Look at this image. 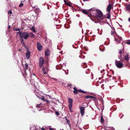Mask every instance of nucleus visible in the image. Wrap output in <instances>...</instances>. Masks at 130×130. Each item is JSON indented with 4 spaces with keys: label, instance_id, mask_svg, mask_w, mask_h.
I'll return each mask as SVG.
<instances>
[{
    "label": "nucleus",
    "instance_id": "obj_1",
    "mask_svg": "<svg viewBox=\"0 0 130 130\" xmlns=\"http://www.w3.org/2000/svg\"><path fill=\"white\" fill-rule=\"evenodd\" d=\"M90 13H91V17L92 18L93 17H96L99 19V20H103L104 18L102 17L103 13L102 12L99 10H97L94 8H92L89 10Z\"/></svg>",
    "mask_w": 130,
    "mask_h": 130
},
{
    "label": "nucleus",
    "instance_id": "obj_2",
    "mask_svg": "<svg viewBox=\"0 0 130 130\" xmlns=\"http://www.w3.org/2000/svg\"><path fill=\"white\" fill-rule=\"evenodd\" d=\"M68 103H69V109L70 111L72 112V110L73 106V100L72 99L69 98H68Z\"/></svg>",
    "mask_w": 130,
    "mask_h": 130
},
{
    "label": "nucleus",
    "instance_id": "obj_3",
    "mask_svg": "<svg viewBox=\"0 0 130 130\" xmlns=\"http://www.w3.org/2000/svg\"><path fill=\"white\" fill-rule=\"evenodd\" d=\"M82 12L84 14H87L88 16L90 17L91 20H93V19L92 18V17H91L92 16L91 13H90L89 10L87 11L85 10H83L82 11Z\"/></svg>",
    "mask_w": 130,
    "mask_h": 130
},
{
    "label": "nucleus",
    "instance_id": "obj_4",
    "mask_svg": "<svg viewBox=\"0 0 130 130\" xmlns=\"http://www.w3.org/2000/svg\"><path fill=\"white\" fill-rule=\"evenodd\" d=\"M29 36V35L27 32H24L22 34L21 38H23L25 39H27Z\"/></svg>",
    "mask_w": 130,
    "mask_h": 130
},
{
    "label": "nucleus",
    "instance_id": "obj_5",
    "mask_svg": "<svg viewBox=\"0 0 130 130\" xmlns=\"http://www.w3.org/2000/svg\"><path fill=\"white\" fill-rule=\"evenodd\" d=\"M115 64L116 66L118 68H121L123 67V64L122 62H120V61H117L116 60Z\"/></svg>",
    "mask_w": 130,
    "mask_h": 130
},
{
    "label": "nucleus",
    "instance_id": "obj_6",
    "mask_svg": "<svg viewBox=\"0 0 130 130\" xmlns=\"http://www.w3.org/2000/svg\"><path fill=\"white\" fill-rule=\"evenodd\" d=\"M39 67H42L44 63V59L43 57H40L39 59Z\"/></svg>",
    "mask_w": 130,
    "mask_h": 130
},
{
    "label": "nucleus",
    "instance_id": "obj_7",
    "mask_svg": "<svg viewBox=\"0 0 130 130\" xmlns=\"http://www.w3.org/2000/svg\"><path fill=\"white\" fill-rule=\"evenodd\" d=\"M37 48L39 51H41L42 49V46L41 45L40 43L37 42Z\"/></svg>",
    "mask_w": 130,
    "mask_h": 130
},
{
    "label": "nucleus",
    "instance_id": "obj_8",
    "mask_svg": "<svg viewBox=\"0 0 130 130\" xmlns=\"http://www.w3.org/2000/svg\"><path fill=\"white\" fill-rule=\"evenodd\" d=\"M113 6L111 4H109L107 8L106 11L109 12H110L111 8H113Z\"/></svg>",
    "mask_w": 130,
    "mask_h": 130
},
{
    "label": "nucleus",
    "instance_id": "obj_9",
    "mask_svg": "<svg viewBox=\"0 0 130 130\" xmlns=\"http://www.w3.org/2000/svg\"><path fill=\"white\" fill-rule=\"evenodd\" d=\"M85 108L84 107H80V112L82 116H83L85 113Z\"/></svg>",
    "mask_w": 130,
    "mask_h": 130
},
{
    "label": "nucleus",
    "instance_id": "obj_10",
    "mask_svg": "<svg viewBox=\"0 0 130 130\" xmlns=\"http://www.w3.org/2000/svg\"><path fill=\"white\" fill-rule=\"evenodd\" d=\"M30 54V53L29 52V51H27L26 53V58L28 59L29 58Z\"/></svg>",
    "mask_w": 130,
    "mask_h": 130
},
{
    "label": "nucleus",
    "instance_id": "obj_11",
    "mask_svg": "<svg viewBox=\"0 0 130 130\" xmlns=\"http://www.w3.org/2000/svg\"><path fill=\"white\" fill-rule=\"evenodd\" d=\"M84 98H85V99H86V100L87 99L90 98H93L94 99H96V98H95L93 96H89V95L86 96H85L84 97Z\"/></svg>",
    "mask_w": 130,
    "mask_h": 130
},
{
    "label": "nucleus",
    "instance_id": "obj_12",
    "mask_svg": "<svg viewBox=\"0 0 130 130\" xmlns=\"http://www.w3.org/2000/svg\"><path fill=\"white\" fill-rule=\"evenodd\" d=\"M37 96L38 98H39L41 99V100H42V101H44L47 102H49L48 100H46L44 99V96H42V97L41 98H40L38 96Z\"/></svg>",
    "mask_w": 130,
    "mask_h": 130
},
{
    "label": "nucleus",
    "instance_id": "obj_13",
    "mask_svg": "<svg viewBox=\"0 0 130 130\" xmlns=\"http://www.w3.org/2000/svg\"><path fill=\"white\" fill-rule=\"evenodd\" d=\"M129 56L128 54L127 53H126V54H125L124 57V58L127 61H128L129 60V58L128 57Z\"/></svg>",
    "mask_w": 130,
    "mask_h": 130
},
{
    "label": "nucleus",
    "instance_id": "obj_14",
    "mask_svg": "<svg viewBox=\"0 0 130 130\" xmlns=\"http://www.w3.org/2000/svg\"><path fill=\"white\" fill-rule=\"evenodd\" d=\"M45 54L46 56H49L50 55V50L48 49H47L45 51Z\"/></svg>",
    "mask_w": 130,
    "mask_h": 130
},
{
    "label": "nucleus",
    "instance_id": "obj_15",
    "mask_svg": "<svg viewBox=\"0 0 130 130\" xmlns=\"http://www.w3.org/2000/svg\"><path fill=\"white\" fill-rule=\"evenodd\" d=\"M125 9L127 11H130V4L127 5L125 6Z\"/></svg>",
    "mask_w": 130,
    "mask_h": 130
},
{
    "label": "nucleus",
    "instance_id": "obj_16",
    "mask_svg": "<svg viewBox=\"0 0 130 130\" xmlns=\"http://www.w3.org/2000/svg\"><path fill=\"white\" fill-rule=\"evenodd\" d=\"M99 49L100 51L101 52H103L105 50L104 47L103 45H101L99 47Z\"/></svg>",
    "mask_w": 130,
    "mask_h": 130
},
{
    "label": "nucleus",
    "instance_id": "obj_17",
    "mask_svg": "<svg viewBox=\"0 0 130 130\" xmlns=\"http://www.w3.org/2000/svg\"><path fill=\"white\" fill-rule=\"evenodd\" d=\"M74 91H73L74 93L75 94H77V89L76 87H74Z\"/></svg>",
    "mask_w": 130,
    "mask_h": 130
},
{
    "label": "nucleus",
    "instance_id": "obj_18",
    "mask_svg": "<svg viewBox=\"0 0 130 130\" xmlns=\"http://www.w3.org/2000/svg\"><path fill=\"white\" fill-rule=\"evenodd\" d=\"M108 13H107V18L108 19H109L110 18V12H108Z\"/></svg>",
    "mask_w": 130,
    "mask_h": 130
},
{
    "label": "nucleus",
    "instance_id": "obj_19",
    "mask_svg": "<svg viewBox=\"0 0 130 130\" xmlns=\"http://www.w3.org/2000/svg\"><path fill=\"white\" fill-rule=\"evenodd\" d=\"M26 69H24V73L23 74V75L24 77H25L27 75V74L26 73Z\"/></svg>",
    "mask_w": 130,
    "mask_h": 130
},
{
    "label": "nucleus",
    "instance_id": "obj_20",
    "mask_svg": "<svg viewBox=\"0 0 130 130\" xmlns=\"http://www.w3.org/2000/svg\"><path fill=\"white\" fill-rule=\"evenodd\" d=\"M77 92H81L84 93H86L87 92H86L84 91L83 90H82L81 89H78V90Z\"/></svg>",
    "mask_w": 130,
    "mask_h": 130
},
{
    "label": "nucleus",
    "instance_id": "obj_21",
    "mask_svg": "<svg viewBox=\"0 0 130 130\" xmlns=\"http://www.w3.org/2000/svg\"><path fill=\"white\" fill-rule=\"evenodd\" d=\"M21 42L22 43V44H23V46L25 48H27V46H26V45L25 44V42L23 41Z\"/></svg>",
    "mask_w": 130,
    "mask_h": 130
},
{
    "label": "nucleus",
    "instance_id": "obj_22",
    "mask_svg": "<svg viewBox=\"0 0 130 130\" xmlns=\"http://www.w3.org/2000/svg\"><path fill=\"white\" fill-rule=\"evenodd\" d=\"M101 123H103L104 122V120L102 116H101Z\"/></svg>",
    "mask_w": 130,
    "mask_h": 130
},
{
    "label": "nucleus",
    "instance_id": "obj_23",
    "mask_svg": "<svg viewBox=\"0 0 130 130\" xmlns=\"http://www.w3.org/2000/svg\"><path fill=\"white\" fill-rule=\"evenodd\" d=\"M42 70L44 74H45L47 73L45 69L44 68H42Z\"/></svg>",
    "mask_w": 130,
    "mask_h": 130
},
{
    "label": "nucleus",
    "instance_id": "obj_24",
    "mask_svg": "<svg viewBox=\"0 0 130 130\" xmlns=\"http://www.w3.org/2000/svg\"><path fill=\"white\" fill-rule=\"evenodd\" d=\"M64 2L67 5H68V6H71V5L70 4L68 3L65 0H64Z\"/></svg>",
    "mask_w": 130,
    "mask_h": 130
},
{
    "label": "nucleus",
    "instance_id": "obj_25",
    "mask_svg": "<svg viewBox=\"0 0 130 130\" xmlns=\"http://www.w3.org/2000/svg\"><path fill=\"white\" fill-rule=\"evenodd\" d=\"M25 69L26 70L28 69V64L27 63H26L25 65Z\"/></svg>",
    "mask_w": 130,
    "mask_h": 130
},
{
    "label": "nucleus",
    "instance_id": "obj_26",
    "mask_svg": "<svg viewBox=\"0 0 130 130\" xmlns=\"http://www.w3.org/2000/svg\"><path fill=\"white\" fill-rule=\"evenodd\" d=\"M20 30V29L17 28H15L13 29V30L14 31H19V30Z\"/></svg>",
    "mask_w": 130,
    "mask_h": 130
},
{
    "label": "nucleus",
    "instance_id": "obj_27",
    "mask_svg": "<svg viewBox=\"0 0 130 130\" xmlns=\"http://www.w3.org/2000/svg\"><path fill=\"white\" fill-rule=\"evenodd\" d=\"M31 29L34 32H36V30L35 28L34 27H32L31 28Z\"/></svg>",
    "mask_w": 130,
    "mask_h": 130
},
{
    "label": "nucleus",
    "instance_id": "obj_28",
    "mask_svg": "<svg viewBox=\"0 0 130 130\" xmlns=\"http://www.w3.org/2000/svg\"><path fill=\"white\" fill-rule=\"evenodd\" d=\"M83 67L84 68H85L87 67V66L86 64L85 63H84L83 66Z\"/></svg>",
    "mask_w": 130,
    "mask_h": 130
},
{
    "label": "nucleus",
    "instance_id": "obj_29",
    "mask_svg": "<svg viewBox=\"0 0 130 130\" xmlns=\"http://www.w3.org/2000/svg\"><path fill=\"white\" fill-rule=\"evenodd\" d=\"M17 33H18L19 34V35L20 36V37H21V35H22V33L20 31V30H19V31L18 32H17Z\"/></svg>",
    "mask_w": 130,
    "mask_h": 130
},
{
    "label": "nucleus",
    "instance_id": "obj_30",
    "mask_svg": "<svg viewBox=\"0 0 130 130\" xmlns=\"http://www.w3.org/2000/svg\"><path fill=\"white\" fill-rule=\"evenodd\" d=\"M56 115L57 116H58L60 115V114L58 112L56 111L55 112Z\"/></svg>",
    "mask_w": 130,
    "mask_h": 130
},
{
    "label": "nucleus",
    "instance_id": "obj_31",
    "mask_svg": "<svg viewBox=\"0 0 130 130\" xmlns=\"http://www.w3.org/2000/svg\"><path fill=\"white\" fill-rule=\"evenodd\" d=\"M23 5V4L22 3V2L21 3V4L19 5V7H22Z\"/></svg>",
    "mask_w": 130,
    "mask_h": 130
},
{
    "label": "nucleus",
    "instance_id": "obj_32",
    "mask_svg": "<svg viewBox=\"0 0 130 130\" xmlns=\"http://www.w3.org/2000/svg\"><path fill=\"white\" fill-rule=\"evenodd\" d=\"M67 123L68 124V125H69V127H70L71 126V124L70 123L69 120L67 121Z\"/></svg>",
    "mask_w": 130,
    "mask_h": 130
},
{
    "label": "nucleus",
    "instance_id": "obj_33",
    "mask_svg": "<svg viewBox=\"0 0 130 130\" xmlns=\"http://www.w3.org/2000/svg\"><path fill=\"white\" fill-rule=\"evenodd\" d=\"M126 43L130 45V40H128L126 42Z\"/></svg>",
    "mask_w": 130,
    "mask_h": 130
},
{
    "label": "nucleus",
    "instance_id": "obj_34",
    "mask_svg": "<svg viewBox=\"0 0 130 130\" xmlns=\"http://www.w3.org/2000/svg\"><path fill=\"white\" fill-rule=\"evenodd\" d=\"M41 105V103L40 104H38L37 105L36 107L37 108H39L40 107V105Z\"/></svg>",
    "mask_w": 130,
    "mask_h": 130
},
{
    "label": "nucleus",
    "instance_id": "obj_35",
    "mask_svg": "<svg viewBox=\"0 0 130 130\" xmlns=\"http://www.w3.org/2000/svg\"><path fill=\"white\" fill-rule=\"evenodd\" d=\"M119 54H121L122 53V51L121 50H119V51L118 52Z\"/></svg>",
    "mask_w": 130,
    "mask_h": 130
},
{
    "label": "nucleus",
    "instance_id": "obj_36",
    "mask_svg": "<svg viewBox=\"0 0 130 130\" xmlns=\"http://www.w3.org/2000/svg\"><path fill=\"white\" fill-rule=\"evenodd\" d=\"M12 14V12L11 11V10L10 11H9L8 12V14Z\"/></svg>",
    "mask_w": 130,
    "mask_h": 130
},
{
    "label": "nucleus",
    "instance_id": "obj_37",
    "mask_svg": "<svg viewBox=\"0 0 130 130\" xmlns=\"http://www.w3.org/2000/svg\"><path fill=\"white\" fill-rule=\"evenodd\" d=\"M114 34V32L113 31H111V35H113Z\"/></svg>",
    "mask_w": 130,
    "mask_h": 130
},
{
    "label": "nucleus",
    "instance_id": "obj_38",
    "mask_svg": "<svg viewBox=\"0 0 130 130\" xmlns=\"http://www.w3.org/2000/svg\"><path fill=\"white\" fill-rule=\"evenodd\" d=\"M65 119H66V120L67 121L69 120L67 119V117H65Z\"/></svg>",
    "mask_w": 130,
    "mask_h": 130
},
{
    "label": "nucleus",
    "instance_id": "obj_39",
    "mask_svg": "<svg viewBox=\"0 0 130 130\" xmlns=\"http://www.w3.org/2000/svg\"><path fill=\"white\" fill-rule=\"evenodd\" d=\"M68 86H70V87L72 85L71 84H69Z\"/></svg>",
    "mask_w": 130,
    "mask_h": 130
},
{
    "label": "nucleus",
    "instance_id": "obj_40",
    "mask_svg": "<svg viewBox=\"0 0 130 130\" xmlns=\"http://www.w3.org/2000/svg\"><path fill=\"white\" fill-rule=\"evenodd\" d=\"M50 130H54L52 128H49Z\"/></svg>",
    "mask_w": 130,
    "mask_h": 130
},
{
    "label": "nucleus",
    "instance_id": "obj_41",
    "mask_svg": "<svg viewBox=\"0 0 130 130\" xmlns=\"http://www.w3.org/2000/svg\"><path fill=\"white\" fill-rule=\"evenodd\" d=\"M41 129L42 130H45V129L44 128H41Z\"/></svg>",
    "mask_w": 130,
    "mask_h": 130
},
{
    "label": "nucleus",
    "instance_id": "obj_42",
    "mask_svg": "<svg viewBox=\"0 0 130 130\" xmlns=\"http://www.w3.org/2000/svg\"><path fill=\"white\" fill-rule=\"evenodd\" d=\"M128 21L130 22V17L128 19Z\"/></svg>",
    "mask_w": 130,
    "mask_h": 130
},
{
    "label": "nucleus",
    "instance_id": "obj_43",
    "mask_svg": "<svg viewBox=\"0 0 130 130\" xmlns=\"http://www.w3.org/2000/svg\"><path fill=\"white\" fill-rule=\"evenodd\" d=\"M25 0H22V1H21L22 2H24L25 1Z\"/></svg>",
    "mask_w": 130,
    "mask_h": 130
},
{
    "label": "nucleus",
    "instance_id": "obj_44",
    "mask_svg": "<svg viewBox=\"0 0 130 130\" xmlns=\"http://www.w3.org/2000/svg\"><path fill=\"white\" fill-rule=\"evenodd\" d=\"M53 79H54V80H55V81H56L57 80L56 79V78H53Z\"/></svg>",
    "mask_w": 130,
    "mask_h": 130
},
{
    "label": "nucleus",
    "instance_id": "obj_45",
    "mask_svg": "<svg viewBox=\"0 0 130 130\" xmlns=\"http://www.w3.org/2000/svg\"><path fill=\"white\" fill-rule=\"evenodd\" d=\"M60 130H64V129H60Z\"/></svg>",
    "mask_w": 130,
    "mask_h": 130
},
{
    "label": "nucleus",
    "instance_id": "obj_46",
    "mask_svg": "<svg viewBox=\"0 0 130 130\" xmlns=\"http://www.w3.org/2000/svg\"><path fill=\"white\" fill-rule=\"evenodd\" d=\"M79 15H78V16L79 17Z\"/></svg>",
    "mask_w": 130,
    "mask_h": 130
},
{
    "label": "nucleus",
    "instance_id": "obj_47",
    "mask_svg": "<svg viewBox=\"0 0 130 130\" xmlns=\"http://www.w3.org/2000/svg\"><path fill=\"white\" fill-rule=\"evenodd\" d=\"M79 15H78V16L79 17Z\"/></svg>",
    "mask_w": 130,
    "mask_h": 130
},
{
    "label": "nucleus",
    "instance_id": "obj_48",
    "mask_svg": "<svg viewBox=\"0 0 130 130\" xmlns=\"http://www.w3.org/2000/svg\"><path fill=\"white\" fill-rule=\"evenodd\" d=\"M10 26H9V27L8 28H10Z\"/></svg>",
    "mask_w": 130,
    "mask_h": 130
}]
</instances>
